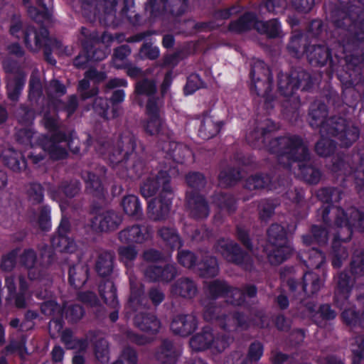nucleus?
<instances>
[{
	"mask_svg": "<svg viewBox=\"0 0 364 364\" xmlns=\"http://www.w3.org/2000/svg\"><path fill=\"white\" fill-rule=\"evenodd\" d=\"M65 317L70 321H77L80 320L84 314L82 308L79 305H69L64 308Z\"/></svg>",
	"mask_w": 364,
	"mask_h": 364,
	"instance_id": "338daca9",
	"label": "nucleus"
},
{
	"mask_svg": "<svg viewBox=\"0 0 364 364\" xmlns=\"http://www.w3.org/2000/svg\"><path fill=\"white\" fill-rule=\"evenodd\" d=\"M307 57L311 63L323 65L330 58L328 48L325 46H312L306 50Z\"/></svg>",
	"mask_w": 364,
	"mask_h": 364,
	"instance_id": "2f4dec72",
	"label": "nucleus"
},
{
	"mask_svg": "<svg viewBox=\"0 0 364 364\" xmlns=\"http://www.w3.org/2000/svg\"><path fill=\"white\" fill-rule=\"evenodd\" d=\"M354 174L355 183L360 187L359 192L364 195V156L361 159L360 165L356 167Z\"/></svg>",
	"mask_w": 364,
	"mask_h": 364,
	"instance_id": "774afa93",
	"label": "nucleus"
},
{
	"mask_svg": "<svg viewBox=\"0 0 364 364\" xmlns=\"http://www.w3.org/2000/svg\"><path fill=\"white\" fill-rule=\"evenodd\" d=\"M163 107L161 100L151 98L146 103L148 119L144 125L146 132L150 135L168 136V131L161 117V109Z\"/></svg>",
	"mask_w": 364,
	"mask_h": 364,
	"instance_id": "9b49d317",
	"label": "nucleus"
},
{
	"mask_svg": "<svg viewBox=\"0 0 364 364\" xmlns=\"http://www.w3.org/2000/svg\"><path fill=\"white\" fill-rule=\"evenodd\" d=\"M221 128L219 120L209 114H205L201 121L198 130L199 136L203 139H209L215 136Z\"/></svg>",
	"mask_w": 364,
	"mask_h": 364,
	"instance_id": "a878e982",
	"label": "nucleus"
},
{
	"mask_svg": "<svg viewBox=\"0 0 364 364\" xmlns=\"http://www.w3.org/2000/svg\"><path fill=\"white\" fill-rule=\"evenodd\" d=\"M230 338L225 336L215 335L209 327L195 335L190 340L191 348L196 351L204 350L208 348L216 352L224 350L229 345Z\"/></svg>",
	"mask_w": 364,
	"mask_h": 364,
	"instance_id": "9d476101",
	"label": "nucleus"
},
{
	"mask_svg": "<svg viewBox=\"0 0 364 364\" xmlns=\"http://www.w3.org/2000/svg\"><path fill=\"white\" fill-rule=\"evenodd\" d=\"M307 90L311 85L309 73L305 71H292L290 75L279 73L278 75V90L284 97L291 96L299 85Z\"/></svg>",
	"mask_w": 364,
	"mask_h": 364,
	"instance_id": "f8f14e48",
	"label": "nucleus"
},
{
	"mask_svg": "<svg viewBox=\"0 0 364 364\" xmlns=\"http://www.w3.org/2000/svg\"><path fill=\"white\" fill-rule=\"evenodd\" d=\"M276 129L275 124L270 119H265L263 122L260 123L254 132H250L247 136V140L249 143L257 146L260 139L263 142L264 135L267 132H272ZM259 146V144H258Z\"/></svg>",
	"mask_w": 364,
	"mask_h": 364,
	"instance_id": "473e14b6",
	"label": "nucleus"
},
{
	"mask_svg": "<svg viewBox=\"0 0 364 364\" xmlns=\"http://www.w3.org/2000/svg\"><path fill=\"white\" fill-rule=\"evenodd\" d=\"M306 308L311 316H314V313L319 314L321 316L326 319H332L336 316L335 312L326 304L321 306L318 311H316V305L312 304H308Z\"/></svg>",
	"mask_w": 364,
	"mask_h": 364,
	"instance_id": "052dcab7",
	"label": "nucleus"
},
{
	"mask_svg": "<svg viewBox=\"0 0 364 364\" xmlns=\"http://www.w3.org/2000/svg\"><path fill=\"white\" fill-rule=\"evenodd\" d=\"M301 38L300 35L294 36L288 46L289 52L296 58H300L305 51L306 52V50L303 47V44L301 43Z\"/></svg>",
	"mask_w": 364,
	"mask_h": 364,
	"instance_id": "e2e57ef3",
	"label": "nucleus"
},
{
	"mask_svg": "<svg viewBox=\"0 0 364 364\" xmlns=\"http://www.w3.org/2000/svg\"><path fill=\"white\" fill-rule=\"evenodd\" d=\"M156 92V83L154 80L144 78L139 80L135 85V94L136 96L144 95L148 97V101L152 98L160 100L154 97L153 95Z\"/></svg>",
	"mask_w": 364,
	"mask_h": 364,
	"instance_id": "79ce46f5",
	"label": "nucleus"
},
{
	"mask_svg": "<svg viewBox=\"0 0 364 364\" xmlns=\"http://www.w3.org/2000/svg\"><path fill=\"white\" fill-rule=\"evenodd\" d=\"M38 9L30 6L28 9L29 16L36 22L45 23L51 20L52 14L50 10L46 7L43 0H38L37 2Z\"/></svg>",
	"mask_w": 364,
	"mask_h": 364,
	"instance_id": "4c0bfd02",
	"label": "nucleus"
},
{
	"mask_svg": "<svg viewBox=\"0 0 364 364\" xmlns=\"http://www.w3.org/2000/svg\"><path fill=\"white\" fill-rule=\"evenodd\" d=\"M119 239L124 243L141 242L144 240V235L139 226L133 225L120 231Z\"/></svg>",
	"mask_w": 364,
	"mask_h": 364,
	"instance_id": "58836bf2",
	"label": "nucleus"
},
{
	"mask_svg": "<svg viewBox=\"0 0 364 364\" xmlns=\"http://www.w3.org/2000/svg\"><path fill=\"white\" fill-rule=\"evenodd\" d=\"M267 150L276 154L280 164L289 166L291 162H298L300 174L309 183H317L321 178L320 171L306 164L310 159L307 145L298 136H286L272 139Z\"/></svg>",
	"mask_w": 364,
	"mask_h": 364,
	"instance_id": "f03ea898",
	"label": "nucleus"
},
{
	"mask_svg": "<svg viewBox=\"0 0 364 364\" xmlns=\"http://www.w3.org/2000/svg\"><path fill=\"white\" fill-rule=\"evenodd\" d=\"M336 287L335 299L336 303L341 307L349 296L353 280L345 272H342L336 278Z\"/></svg>",
	"mask_w": 364,
	"mask_h": 364,
	"instance_id": "393cba45",
	"label": "nucleus"
},
{
	"mask_svg": "<svg viewBox=\"0 0 364 364\" xmlns=\"http://www.w3.org/2000/svg\"><path fill=\"white\" fill-rule=\"evenodd\" d=\"M86 183V189L93 194H99L102 191V186L98 176L90 172H85L82 176Z\"/></svg>",
	"mask_w": 364,
	"mask_h": 364,
	"instance_id": "3c124183",
	"label": "nucleus"
},
{
	"mask_svg": "<svg viewBox=\"0 0 364 364\" xmlns=\"http://www.w3.org/2000/svg\"><path fill=\"white\" fill-rule=\"evenodd\" d=\"M215 203L223 211L230 213L235 210V200L230 195L219 194L215 199Z\"/></svg>",
	"mask_w": 364,
	"mask_h": 364,
	"instance_id": "5fc2aeb1",
	"label": "nucleus"
},
{
	"mask_svg": "<svg viewBox=\"0 0 364 364\" xmlns=\"http://www.w3.org/2000/svg\"><path fill=\"white\" fill-rule=\"evenodd\" d=\"M19 285V294L16 296L15 305L17 308H25L26 306V302L24 297V293L28 288V284L26 281L25 278L19 275L17 279Z\"/></svg>",
	"mask_w": 364,
	"mask_h": 364,
	"instance_id": "bf43d9fd",
	"label": "nucleus"
},
{
	"mask_svg": "<svg viewBox=\"0 0 364 364\" xmlns=\"http://www.w3.org/2000/svg\"><path fill=\"white\" fill-rule=\"evenodd\" d=\"M208 290L213 297L224 294L226 301L234 305H241L245 302L243 291L238 289H230L224 282L218 280L211 282L208 285Z\"/></svg>",
	"mask_w": 364,
	"mask_h": 364,
	"instance_id": "a211bd4d",
	"label": "nucleus"
},
{
	"mask_svg": "<svg viewBox=\"0 0 364 364\" xmlns=\"http://www.w3.org/2000/svg\"><path fill=\"white\" fill-rule=\"evenodd\" d=\"M180 353L179 348L176 347L171 341H165L156 356L161 364H175Z\"/></svg>",
	"mask_w": 364,
	"mask_h": 364,
	"instance_id": "bb28decb",
	"label": "nucleus"
},
{
	"mask_svg": "<svg viewBox=\"0 0 364 364\" xmlns=\"http://www.w3.org/2000/svg\"><path fill=\"white\" fill-rule=\"evenodd\" d=\"M124 211L130 216L138 218L141 214V208L139 199L135 196H128L122 203Z\"/></svg>",
	"mask_w": 364,
	"mask_h": 364,
	"instance_id": "49530a36",
	"label": "nucleus"
},
{
	"mask_svg": "<svg viewBox=\"0 0 364 364\" xmlns=\"http://www.w3.org/2000/svg\"><path fill=\"white\" fill-rule=\"evenodd\" d=\"M171 204V195L161 194L149 202V216L154 220L164 219L169 213Z\"/></svg>",
	"mask_w": 364,
	"mask_h": 364,
	"instance_id": "4be33fe9",
	"label": "nucleus"
},
{
	"mask_svg": "<svg viewBox=\"0 0 364 364\" xmlns=\"http://www.w3.org/2000/svg\"><path fill=\"white\" fill-rule=\"evenodd\" d=\"M327 116V109L325 104L314 103L310 108L309 124L312 127H320V133L323 136L326 132H329L333 124L332 120H336L338 117H333L325 120Z\"/></svg>",
	"mask_w": 364,
	"mask_h": 364,
	"instance_id": "aec40b11",
	"label": "nucleus"
},
{
	"mask_svg": "<svg viewBox=\"0 0 364 364\" xmlns=\"http://www.w3.org/2000/svg\"><path fill=\"white\" fill-rule=\"evenodd\" d=\"M131 294L128 306L138 313L134 316V323L141 330L155 333L159 331L161 323L156 317L144 311L149 308L147 299L144 296V290L141 284L130 279Z\"/></svg>",
	"mask_w": 364,
	"mask_h": 364,
	"instance_id": "7ed1b4c3",
	"label": "nucleus"
},
{
	"mask_svg": "<svg viewBox=\"0 0 364 364\" xmlns=\"http://www.w3.org/2000/svg\"><path fill=\"white\" fill-rule=\"evenodd\" d=\"M271 180L267 175H252L245 181V187L250 191H257L267 187Z\"/></svg>",
	"mask_w": 364,
	"mask_h": 364,
	"instance_id": "09e8293b",
	"label": "nucleus"
},
{
	"mask_svg": "<svg viewBox=\"0 0 364 364\" xmlns=\"http://www.w3.org/2000/svg\"><path fill=\"white\" fill-rule=\"evenodd\" d=\"M188 206L191 215L196 218H205L209 214L208 205L201 196L191 197L188 200Z\"/></svg>",
	"mask_w": 364,
	"mask_h": 364,
	"instance_id": "7c9ffc66",
	"label": "nucleus"
},
{
	"mask_svg": "<svg viewBox=\"0 0 364 364\" xmlns=\"http://www.w3.org/2000/svg\"><path fill=\"white\" fill-rule=\"evenodd\" d=\"M262 355V345L259 342H255L249 348L247 358H242L239 353H235L233 355L232 358L228 360V364H250V361H258Z\"/></svg>",
	"mask_w": 364,
	"mask_h": 364,
	"instance_id": "cd10ccee",
	"label": "nucleus"
},
{
	"mask_svg": "<svg viewBox=\"0 0 364 364\" xmlns=\"http://www.w3.org/2000/svg\"><path fill=\"white\" fill-rule=\"evenodd\" d=\"M65 87L56 80H51L46 88V93L50 103L46 107L43 108L42 114L43 125L49 132H55L58 128V118L54 99L65 95Z\"/></svg>",
	"mask_w": 364,
	"mask_h": 364,
	"instance_id": "1a4fd4ad",
	"label": "nucleus"
},
{
	"mask_svg": "<svg viewBox=\"0 0 364 364\" xmlns=\"http://www.w3.org/2000/svg\"><path fill=\"white\" fill-rule=\"evenodd\" d=\"M106 54L102 50H95L92 52V55L89 53L88 50L79 54L74 60V65L77 68H83L90 60L96 61L102 60L105 58Z\"/></svg>",
	"mask_w": 364,
	"mask_h": 364,
	"instance_id": "8fccbe9b",
	"label": "nucleus"
},
{
	"mask_svg": "<svg viewBox=\"0 0 364 364\" xmlns=\"http://www.w3.org/2000/svg\"><path fill=\"white\" fill-rule=\"evenodd\" d=\"M328 134H331V132H326L323 136L321 134V139L316 144V151L320 156H329L335 149L334 143L327 138Z\"/></svg>",
	"mask_w": 364,
	"mask_h": 364,
	"instance_id": "864d4df0",
	"label": "nucleus"
},
{
	"mask_svg": "<svg viewBox=\"0 0 364 364\" xmlns=\"http://www.w3.org/2000/svg\"><path fill=\"white\" fill-rule=\"evenodd\" d=\"M29 98L36 100L41 96L43 89L39 75L37 72H33L31 76L29 82Z\"/></svg>",
	"mask_w": 364,
	"mask_h": 364,
	"instance_id": "6e6d98bb",
	"label": "nucleus"
},
{
	"mask_svg": "<svg viewBox=\"0 0 364 364\" xmlns=\"http://www.w3.org/2000/svg\"><path fill=\"white\" fill-rule=\"evenodd\" d=\"M99 291L105 302L116 309L119 303L117 298V291L114 284L111 281H106L99 287Z\"/></svg>",
	"mask_w": 364,
	"mask_h": 364,
	"instance_id": "c9c22d12",
	"label": "nucleus"
},
{
	"mask_svg": "<svg viewBox=\"0 0 364 364\" xmlns=\"http://www.w3.org/2000/svg\"><path fill=\"white\" fill-rule=\"evenodd\" d=\"M196 318L193 314L178 315L172 321L171 328L175 334L186 336L195 331Z\"/></svg>",
	"mask_w": 364,
	"mask_h": 364,
	"instance_id": "b1692460",
	"label": "nucleus"
},
{
	"mask_svg": "<svg viewBox=\"0 0 364 364\" xmlns=\"http://www.w3.org/2000/svg\"><path fill=\"white\" fill-rule=\"evenodd\" d=\"M43 136L44 135H38L30 127L20 129L16 132L17 141L26 146L34 147L35 146H40Z\"/></svg>",
	"mask_w": 364,
	"mask_h": 364,
	"instance_id": "72a5a7b5",
	"label": "nucleus"
},
{
	"mask_svg": "<svg viewBox=\"0 0 364 364\" xmlns=\"http://www.w3.org/2000/svg\"><path fill=\"white\" fill-rule=\"evenodd\" d=\"M253 27L259 33L269 38L277 37L281 32V26L277 19L267 21H257L255 16L250 13L245 14L237 21L232 22L229 26L230 30L234 32H243Z\"/></svg>",
	"mask_w": 364,
	"mask_h": 364,
	"instance_id": "423d86ee",
	"label": "nucleus"
},
{
	"mask_svg": "<svg viewBox=\"0 0 364 364\" xmlns=\"http://www.w3.org/2000/svg\"><path fill=\"white\" fill-rule=\"evenodd\" d=\"M36 259V253L31 250H26L21 256V262L28 269V274L31 280L38 279L41 277L40 270L34 267Z\"/></svg>",
	"mask_w": 364,
	"mask_h": 364,
	"instance_id": "ea45409f",
	"label": "nucleus"
},
{
	"mask_svg": "<svg viewBox=\"0 0 364 364\" xmlns=\"http://www.w3.org/2000/svg\"><path fill=\"white\" fill-rule=\"evenodd\" d=\"M3 66L7 75V92L8 96L12 101L18 100L25 83V75L21 72L14 73L16 64L5 59Z\"/></svg>",
	"mask_w": 364,
	"mask_h": 364,
	"instance_id": "f3484780",
	"label": "nucleus"
},
{
	"mask_svg": "<svg viewBox=\"0 0 364 364\" xmlns=\"http://www.w3.org/2000/svg\"><path fill=\"white\" fill-rule=\"evenodd\" d=\"M53 247L58 252H73L76 249L75 243L64 235H58L51 240Z\"/></svg>",
	"mask_w": 364,
	"mask_h": 364,
	"instance_id": "c03bdc74",
	"label": "nucleus"
},
{
	"mask_svg": "<svg viewBox=\"0 0 364 364\" xmlns=\"http://www.w3.org/2000/svg\"><path fill=\"white\" fill-rule=\"evenodd\" d=\"M198 269L201 277H213L218 273V265L215 258L207 257L205 260L198 264Z\"/></svg>",
	"mask_w": 364,
	"mask_h": 364,
	"instance_id": "a18cd8bd",
	"label": "nucleus"
},
{
	"mask_svg": "<svg viewBox=\"0 0 364 364\" xmlns=\"http://www.w3.org/2000/svg\"><path fill=\"white\" fill-rule=\"evenodd\" d=\"M95 354L97 360L101 362L108 360V343L104 338L98 339L95 344Z\"/></svg>",
	"mask_w": 364,
	"mask_h": 364,
	"instance_id": "13d9d810",
	"label": "nucleus"
},
{
	"mask_svg": "<svg viewBox=\"0 0 364 364\" xmlns=\"http://www.w3.org/2000/svg\"><path fill=\"white\" fill-rule=\"evenodd\" d=\"M122 221L121 215L113 210H106L96 215L92 227L98 231L106 232L117 229Z\"/></svg>",
	"mask_w": 364,
	"mask_h": 364,
	"instance_id": "412c9836",
	"label": "nucleus"
},
{
	"mask_svg": "<svg viewBox=\"0 0 364 364\" xmlns=\"http://www.w3.org/2000/svg\"><path fill=\"white\" fill-rule=\"evenodd\" d=\"M329 132L340 141L341 146L348 147L351 146L359 136L358 128L350 121L342 117H338L336 120H332Z\"/></svg>",
	"mask_w": 364,
	"mask_h": 364,
	"instance_id": "4468645a",
	"label": "nucleus"
},
{
	"mask_svg": "<svg viewBox=\"0 0 364 364\" xmlns=\"http://www.w3.org/2000/svg\"><path fill=\"white\" fill-rule=\"evenodd\" d=\"M27 193L30 200L33 203H39L43 199V188L39 183L30 184Z\"/></svg>",
	"mask_w": 364,
	"mask_h": 364,
	"instance_id": "69168bd1",
	"label": "nucleus"
},
{
	"mask_svg": "<svg viewBox=\"0 0 364 364\" xmlns=\"http://www.w3.org/2000/svg\"><path fill=\"white\" fill-rule=\"evenodd\" d=\"M318 196L327 203L319 211L328 230L314 226L312 236H304L303 242L306 245H311L314 242L325 244L328 240V233L333 234L334 240L332 264L335 267H340L342 262L348 257V253L345 247L338 245V242L348 241L353 230L362 231L364 229V208L361 210L350 208L346 212L339 207L330 205L331 202H337L341 199V192L336 188L321 189Z\"/></svg>",
	"mask_w": 364,
	"mask_h": 364,
	"instance_id": "f257e3e1",
	"label": "nucleus"
},
{
	"mask_svg": "<svg viewBox=\"0 0 364 364\" xmlns=\"http://www.w3.org/2000/svg\"><path fill=\"white\" fill-rule=\"evenodd\" d=\"M198 291L195 282L188 278L178 279L172 287V292L183 298L191 299Z\"/></svg>",
	"mask_w": 364,
	"mask_h": 364,
	"instance_id": "c756f323",
	"label": "nucleus"
},
{
	"mask_svg": "<svg viewBox=\"0 0 364 364\" xmlns=\"http://www.w3.org/2000/svg\"><path fill=\"white\" fill-rule=\"evenodd\" d=\"M120 144L122 145V149L118 151L117 156L113 154L110 159L112 162L124 164L130 177L140 176L144 168V163L134 151L135 139L132 136H126L122 139Z\"/></svg>",
	"mask_w": 364,
	"mask_h": 364,
	"instance_id": "0eeeda50",
	"label": "nucleus"
},
{
	"mask_svg": "<svg viewBox=\"0 0 364 364\" xmlns=\"http://www.w3.org/2000/svg\"><path fill=\"white\" fill-rule=\"evenodd\" d=\"M90 87V82L89 78H86L85 77V79L80 80L79 82L77 91L80 95V97L83 100L88 99L95 95H97L98 90L97 88H92L91 90H89Z\"/></svg>",
	"mask_w": 364,
	"mask_h": 364,
	"instance_id": "0e129e2a",
	"label": "nucleus"
},
{
	"mask_svg": "<svg viewBox=\"0 0 364 364\" xmlns=\"http://www.w3.org/2000/svg\"><path fill=\"white\" fill-rule=\"evenodd\" d=\"M215 250L230 262L241 266L245 269H250L252 260L250 257L244 254L240 247L233 241L228 239L219 240L215 246Z\"/></svg>",
	"mask_w": 364,
	"mask_h": 364,
	"instance_id": "ddd939ff",
	"label": "nucleus"
},
{
	"mask_svg": "<svg viewBox=\"0 0 364 364\" xmlns=\"http://www.w3.org/2000/svg\"><path fill=\"white\" fill-rule=\"evenodd\" d=\"M269 243L266 247L269 261L273 264H279L286 260L291 254L292 249L285 237L284 228L278 225H272L268 230Z\"/></svg>",
	"mask_w": 364,
	"mask_h": 364,
	"instance_id": "20e7f679",
	"label": "nucleus"
},
{
	"mask_svg": "<svg viewBox=\"0 0 364 364\" xmlns=\"http://www.w3.org/2000/svg\"><path fill=\"white\" fill-rule=\"evenodd\" d=\"M88 268L82 264H77L69 270V281L75 288H80L87 281Z\"/></svg>",
	"mask_w": 364,
	"mask_h": 364,
	"instance_id": "e433bc0d",
	"label": "nucleus"
},
{
	"mask_svg": "<svg viewBox=\"0 0 364 364\" xmlns=\"http://www.w3.org/2000/svg\"><path fill=\"white\" fill-rule=\"evenodd\" d=\"M325 262L324 255L317 249L312 248L309 251L306 266L311 268H319Z\"/></svg>",
	"mask_w": 364,
	"mask_h": 364,
	"instance_id": "4d7b16f0",
	"label": "nucleus"
},
{
	"mask_svg": "<svg viewBox=\"0 0 364 364\" xmlns=\"http://www.w3.org/2000/svg\"><path fill=\"white\" fill-rule=\"evenodd\" d=\"M169 176L166 171H160L156 176L149 177L141 185V193L144 198H149L159 192L161 194L171 195Z\"/></svg>",
	"mask_w": 364,
	"mask_h": 364,
	"instance_id": "dca6fc26",
	"label": "nucleus"
},
{
	"mask_svg": "<svg viewBox=\"0 0 364 364\" xmlns=\"http://www.w3.org/2000/svg\"><path fill=\"white\" fill-rule=\"evenodd\" d=\"M114 257L110 252L102 253L96 262V270L102 277H106L111 274L113 269Z\"/></svg>",
	"mask_w": 364,
	"mask_h": 364,
	"instance_id": "37998d69",
	"label": "nucleus"
},
{
	"mask_svg": "<svg viewBox=\"0 0 364 364\" xmlns=\"http://www.w3.org/2000/svg\"><path fill=\"white\" fill-rule=\"evenodd\" d=\"M289 289L292 292H296L298 295L304 293L306 295H311L316 293L322 286V282L318 276L313 272H308L304 274L303 281L299 283L294 279L288 281Z\"/></svg>",
	"mask_w": 364,
	"mask_h": 364,
	"instance_id": "6ab92c4d",
	"label": "nucleus"
},
{
	"mask_svg": "<svg viewBox=\"0 0 364 364\" xmlns=\"http://www.w3.org/2000/svg\"><path fill=\"white\" fill-rule=\"evenodd\" d=\"M203 305L204 306V318L209 321L217 320L224 330L232 331L237 328L245 329L248 326V323L243 316L238 314L223 315L220 306L217 305L213 299L203 300Z\"/></svg>",
	"mask_w": 364,
	"mask_h": 364,
	"instance_id": "39448f33",
	"label": "nucleus"
},
{
	"mask_svg": "<svg viewBox=\"0 0 364 364\" xmlns=\"http://www.w3.org/2000/svg\"><path fill=\"white\" fill-rule=\"evenodd\" d=\"M250 77L252 90L257 95L264 97L266 102H271L272 97L269 95V92L272 86V75L268 66L260 60H255L252 65Z\"/></svg>",
	"mask_w": 364,
	"mask_h": 364,
	"instance_id": "6e6552de",
	"label": "nucleus"
},
{
	"mask_svg": "<svg viewBox=\"0 0 364 364\" xmlns=\"http://www.w3.org/2000/svg\"><path fill=\"white\" fill-rule=\"evenodd\" d=\"M169 149H166L169 158L178 164H183L187 158L191 157V151L186 146L175 142H169Z\"/></svg>",
	"mask_w": 364,
	"mask_h": 364,
	"instance_id": "f704fd0d",
	"label": "nucleus"
},
{
	"mask_svg": "<svg viewBox=\"0 0 364 364\" xmlns=\"http://www.w3.org/2000/svg\"><path fill=\"white\" fill-rule=\"evenodd\" d=\"M61 341L68 349H78L85 350L88 346L87 340H77L73 338L70 330H65L62 333Z\"/></svg>",
	"mask_w": 364,
	"mask_h": 364,
	"instance_id": "de8ad7c7",
	"label": "nucleus"
},
{
	"mask_svg": "<svg viewBox=\"0 0 364 364\" xmlns=\"http://www.w3.org/2000/svg\"><path fill=\"white\" fill-rule=\"evenodd\" d=\"M350 269L353 274L356 276L364 274V252L355 253L350 264Z\"/></svg>",
	"mask_w": 364,
	"mask_h": 364,
	"instance_id": "680f3d73",
	"label": "nucleus"
},
{
	"mask_svg": "<svg viewBox=\"0 0 364 364\" xmlns=\"http://www.w3.org/2000/svg\"><path fill=\"white\" fill-rule=\"evenodd\" d=\"M42 312L47 316H53V318L50 322V328L54 327L57 331H60L63 325L60 318L63 314V310L54 301H48L41 306Z\"/></svg>",
	"mask_w": 364,
	"mask_h": 364,
	"instance_id": "c85d7f7f",
	"label": "nucleus"
},
{
	"mask_svg": "<svg viewBox=\"0 0 364 364\" xmlns=\"http://www.w3.org/2000/svg\"><path fill=\"white\" fill-rule=\"evenodd\" d=\"M48 32L45 28L36 30L33 27H28L24 32V43L31 51L38 52L48 41Z\"/></svg>",
	"mask_w": 364,
	"mask_h": 364,
	"instance_id": "5701e85b",
	"label": "nucleus"
},
{
	"mask_svg": "<svg viewBox=\"0 0 364 364\" xmlns=\"http://www.w3.org/2000/svg\"><path fill=\"white\" fill-rule=\"evenodd\" d=\"M40 146L46 151L53 159H64L67 154V148L71 149V142L67 139L62 132L54 133L49 139L44 136L40 143Z\"/></svg>",
	"mask_w": 364,
	"mask_h": 364,
	"instance_id": "2eb2a0df",
	"label": "nucleus"
},
{
	"mask_svg": "<svg viewBox=\"0 0 364 364\" xmlns=\"http://www.w3.org/2000/svg\"><path fill=\"white\" fill-rule=\"evenodd\" d=\"M159 234L171 248H179L181 246L179 236L174 229L163 228L159 230Z\"/></svg>",
	"mask_w": 364,
	"mask_h": 364,
	"instance_id": "603ef678",
	"label": "nucleus"
},
{
	"mask_svg": "<svg viewBox=\"0 0 364 364\" xmlns=\"http://www.w3.org/2000/svg\"><path fill=\"white\" fill-rule=\"evenodd\" d=\"M6 165L14 171H19L26 168V161L21 154L17 153L12 149L5 151L3 154Z\"/></svg>",
	"mask_w": 364,
	"mask_h": 364,
	"instance_id": "a19ab883",
	"label": "nucleus"
}]
</instances>
